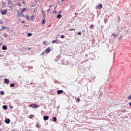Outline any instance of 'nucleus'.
<instances>
[{
    "label": "nucleus",
    "instance_id": "f257e3e1",
    "mask_svg": "<svg viewBox=\"0 0 131 131\" xmlns=\"http://www.w3.org/2000/svg\"><path fill=\"white\" fill-rule=\"evenodd\" d=\"M29 106L32 107V108H38V106L36 104H31Z\"/></svg>",
    "mask_w": 131,
    "mask_h": 131
},
{
    "label": "nucleus",
    "instance_id": "f03ea898",
    "mask_svg": "<svg viewBox=\"0 0 131 131\" xmlns=\"http://www.w3.org/2000/svg\"><path fill=\"white\" fill-rule=\"evenodd\" d=\"M51 50V48H47V49H46L45 52H46V53L49 54L50 53Z\"/></svg>",
    "mask_w": 131,
    "mask_h": 131
},
{
    "label": "nucleus",
    "instance_id": "7ed1b4c3",
    "mask_svg": "<svg viewBox=\"0 0 131 131\" xmlns=\"http://www.w3.org/2000/svg\"><path fill=\"white\" fill-rule=\"evenodd\" d=\"M102 4H99L97 6V9H102Z\"/></svg>",
    "mask_w": 131,
    "mask_h": 131
},
{
    "label": "nucleus",
    "instance_id": "20e7f679",
    "mask_svg": "<svg viewBox=\"0 0 131 131\" xmlns=\"http://www.w3.org/2000/svg\"><path fill=\"white\" fill-rule=\"evenodd\" d=\"M8 10L7 9H5V10H3V11H1V13L3 15H6V14H7Z\"/></svg>",
    "mask_w": 131,
    "mask_h": 131
},
{
    "label": "nucleus",
    "instance_id": "39448f33",
    "mask_svg": "<svg viewBox=\"0 0 131 131\" xmlns=\"http://www.w3.org/2000/svg\"><path fill=\"white\" fill-rule=\"evenodd\" d=\"M63 92V90H58L57 93L58 95H60V94H62Z\"/></svg>",
    "mask_w": 131,
    "mask_h": 131
},
{
    "label": "nucleus",
    "instance_id": "423d86ee",
    "mask_svg": "<svg viewBox=\"0 0 131 131\" xmlns=\"http://www.w3.org/2000/svg\"><path fill=\"white\" fill-rule=\"evenodd\" d=\"M5 122L6 124H9V123H10V119H8V118L6 119Z\"/></svg>",
    "mask_w": 131,
    "mask_h": 131
},
{
    "label": "nucleus",
    "instance_id": "0eeeda50",
    "mask_svg": "<svg viewBox=\"0 0 131 131\" xmlns=\"http://www.w3.org/2000/svg\"><path fill=\"white\" fill-rule=\"evenodd\" d=\"M10 81L9 80V79H4V82L6 83V84H9Z\"/></svg>",
    "mask_w": 131,
    "mask_h": 131
},
{
    "label": "nucleus",
    "instance_id": "6e6552de",
    "mask_svg": "<svg viewBox=\"0 0 131 131\" xmlns=\"http://www.w3.org/2000/svg\"><path fill=\"white\" fill-rule=\"evenodd\" d=\"M43 119L45 120V121L49 119V116L45 115V116H44V117H43Z\"/></svg>",
    "mask_w": 131,
    "mask_h": 131
},
{
    "label": "nucleus",
    "instance_id": "1a4fd4ad",
    "mask_svg": "<svg viewBox=\"0 0 131 131\" xmlns=\"http://www.w3.org/2000/svg\"><path fill=\"white\" fill-rule=\"evenodd\" d=\"M3 50H6L7 49V47L6 46H3L2 47Z\"/></svg>",
    "mask_w": 131,
    "mask_h": 131
},
{
    "label": "nucleus",
    "instance_id": "9d476101",
    "mask_svg": "<svg viewBox=\"0 0 131 131\" xmlns=\"http://www.w3.org/2000/svg\"><path fill=\"white\" fill-rule=\"evenodd\" d=\"M3 109H4V110H7V109H8V106H7L6 105H4L3 106Z\"/></svg>",
    "mask_w": 131,
    "mask_h": 131
},
{
    "label": "nucleus",
    "instance_id": "9b49d317",
    "mask_svg": "<svg viewBox=\"0 0 131 131\" xmlns=\"http://www.w3.org/2000/svg\"><path fill=\"white\" fill-rule=\"evenodd\" d=\"M33 116H35L34 114H31L30 116H29V118L30 119H32L33 118Z\"/></svg>",
    "mask_w": 131,
    "mask_h": 131
},
{
    "label": "nucleus",
    "instance_id": "f8f14e48",
    "mask_svg": "<svg viewBox=\"0 0 131 131\" xmlns=\"http://www.w3.org/2000/svg\"><path fill=\"white\" fill-rule=\"evenodd\" d=\"M53 122H56L57 118L56 117H53Z\"/></svg>",
    "mask_w": 131,
    "mask_h": 131
},
{
    "label": "nucleus",
    "instance_id": "ddd939ff",
    "mask_svg": "<svg viewBox=\"0 0 131 131\" xmlns=\"http://www.w3.org/2000/svg\"><path fill=\"white\" fill-rule=\"evenodd\" d=\"M45 20H46V18H44L42 20V24H45Z\"/></svg>",
    "mask_w": 131,
    "mask_h": 131
},
{
    "label": "nucleus",
    "instance_id": "4468645a",
    "mask_svg": "<svg viewBox=\"0 0 131 131\" xmlns=\"http://www.w3.org/2000/svg\"><path fill=\"white\" fill-rule=\"evenodd\" d=\"M8 3L9 4H13V2H12V1L11 0H8Z\"/></svg>",
    "mask_w": 131,
    "mask_h": 131
},
{
    "label": "nucleus",
    "instance_id": "2eb2a0df",
    "mask_svg": "<svg viewBox=\"0 0 131 131\" xmlns=\"http://www.w3.org/2000/svg\"><path fill=\"white\" fill-rule=\"evenodd\" d=\"M10 86L11 88H14V86H15V84L14 83L10 84Z\"/></svg>",
    "mask_w": 131,
    "mask_h": 131
},
{
    "label": "nucleus",
    "instance_id": "dca6fc26",
    "mask_svg": "<svg viewBox=\"0 0 131 131\" xmlns=\"http://www.w3.org/2000/svg\"><path fill=\"white\" fill-rule=\"evenodd\" d=\"M112 35L113 36V37H116L117 36V35L115 34H112Z\"/></svg>",
    "mask_w": 131,
    "mask_h": 131
},
{
    "label": "nucleus",
    "instance_id": "f3484780",
    "mask_svg": "<svg viewBox=\"0 0 131 131\" xmlns=\"http://www.w3.org/2000/svg\"><path fill=\"white\" fill-rule=\"evenodd\" d=\"M27 8H23V10L21 11V13H23V12H24V11H25V10H26Z\"/></svg>",
    "mask_w": 131,
    "mask_h": 131
},
{
    "label": "nucleus",
    "instance_id": "a211bd4d",
    "mask_svg": "<svg viewBox=\"0 0 131 131\" xmlns=\"http://www.w3.org/2000/svg\"><path fill=\"white\" fill-rule=\"evenodd\" d=\"M61 15H60V14L57 15V18H61Z\"/></svg>",
    "mask_w": 131,
    "mask_h": 131
},
{
    "label": "nucleus",
    "instance_id": "6ab92c4d",
    "mask_svg": "<svg viewBox=\"0 0 131 131\" xmlns=\"http://www.w3.org/2000/svg\"><path fill=\"white\" fill-rule=\"evenodd\" d=\"M0 94L1 95H4L5 94V92H4V91H1L0 92Z\"/></svg>",
    "mask_w": 131,
    "mask_h": 131
},
{
    "label": "nucleus",
    "instance_id": "aec40b11",
    "mask_svg": "<svg viewBox=\"0 0 131 131\" xmlns=\"http://www.w3.org/2000/svg\"><path fill=\"white\" fill-rule=\"evenodd\" d=\"M17 6H19L20 7H21L22 6L21 3H17Z\"/></svg>",
    "mask_w": 131,
    "mask_h": 131
},
{
    "label": "nucleus",
    "instance_id": "412c9836",
    "mask_svg": "<svg viewBox=\"0 0 131 131\" xmlns=\"http://www.w3.org/2000/svg\"><path fill=\"white\" fill-rule=\"evenodd\" d=\"M2 28L1 30L6 29V26H2Z\"/></svg>",
    "mask_w": 131,
    "mask_h": 131
},
{
    "label": "nucleus",
    "instance_id": "4be33fe9",
    "mask_svg": "<svg viewBox=\"0 0 131 131\" xmlns=\"http://www.w3.org/2000/svg\"><path fill=\"white\" fill-rule=\"evenodd\" d=\"M31 35H32V34H31V33H29L28 34V36H29V37L31 36Z\"/></svg>",
    "mask_w": 131,
    "mask_h": 131
},
{
    "label": "nucleus",
    "instance_id": "5701e85b",
    "mask_svg": "<svg viewBox=\"0 0 131 131\" xmlns=\"http://www.w3.org/2000/svg\"><path fill=\"white\" fill-rule=\"evenodd\" d=\"M90 28H92V29H93V28H94V25H93V24H92L91 25H90Z\"/></svg>",
    "mask_w": 131,
    "mask_h": 131
},
{
    "label": "nucleus",
    "instance_id": "b1692460",
    "mask_svg": "<svg viewBox=\"0 0 131 131\" xmlns=\"http://www.w3.org/2000/svg\"><path fill=\"white\" fill-rule=\"evenodd\" d=\"M57 40H53L52 43H57Z\"/></svg>",
    "mask_w": 131,
    "mask_h": 131
},
{
    "label": "nucleus",
    "instance_id": "393cba45",
    "mask_svg": "<svg viewBox=\"0 0 131 131\" xmlns=\"http://www.w3.org/2000/svg\"><path fill=\"white\" fill-rule=\"evenodd\" d=\"M78 34L79 35H81V34H82L81 32H79L78 33Z\"/></svg>",
    "mask_w": 131,
    "mask_h": 131
},
{
    "label": "nucleus",
    "instance_id": "a878e982",
    "mask_svg": "<svg viewBox=\"0 0 131 131\" xmlns=\"http://www.w3.org/2000/svg\"><path fill=\"white\" fill-rule=\"evenodd\" d=\"M36 127H37L38 128H39L40 127L38 124H36Z\"/></svg>",
    "mask_w": 131,
    "mask_h": 131
},
{
    "label": "nucleus",
    "instance_id": "bb28decb",
    "mask_svg": "<svg viewBox=\"0 0 131 131\" xmlns=\"http://www.w3.org/2000/svg\"><path fill=\"white\" fill-rule=\"evenodd\" d=\"M65 36L63 35H61V38H64Z\"/></svg>",
    "mask_w": 131,
    "mask_h": 131
},
{
    "label": "nucleus",
    "instance_id": "cd10ccee",
    "mask_svg": "<svg viewBox=\"0 0 131 131\" xmlns=\"http://www.w3.org/2000/svg\"><path fill=\"white\" fill-rule=\"evenodd\" d=\"M26 18V19H28V20L30 19V18H29V17L28 16H27Z\"/></svg>",
    "mask_w": 131,
    "mask_h": 131
},
{
    "label": "nucleus",
    "instance_id": "c85d7f7f",
    "mask_svg": "<svg viewBox=\"0 0 131 131\" xmlns=\"http://www.w3.org/2000/svg\"><path fill=\"white\" fill-rule=\"evenodd\" d=\"M46 43H47L46 41H43V45H46Z\"/></svg>",
    "mask_w": 131,
    "mask_h": 131
},
{
    "label": "nucleus",
    "instance_id": "c756f323",
    "mask_svg": "<svg viewBox=\"0 0 131 131\" xmlns=\"http://www.w3.org/2000/svg\"><path fill=\"white\" fill-rule=\"evenodd\" d=\"M75 29H70V31H75Z\"/></svg>",
    "mask_w": 131,
    "mask_h": 131
},
{
    "label": "nucleus",
    "instance_id": "7c9ffc66",
    "mask_svg": "<svg viewBox=\"0 0 131 131\" xmlns=\"http://www.w3.org/2000/svg\"><path fill=\"white\" fill-rule=\"evenodd\" d=\"M77 102H78V101H80V98H77Z\"/></svg>",
    "mask_w": 131,
    "mask_h": 131
},
{
    "label": "nucleus",
    "instance_id": "2f4dec72",
    "mask_svg": "<svg viewBox=\"0 0 131 131\" xmlns=\"http://www.w3.org/2000/svg\"><path fill=\"white\" fill-rule=\"evenodd\" d=\"M50 11V8H49V9H48V10H47V12L48 13H49Z\"/></svg>",
    "mask_w": 131,
    "mask_h": 131
},
{
    "label": "nucleus",
    "instance_id": "473e14b6",
    "mask_svg": "<svg viewBox=\"0 0 131 131\" xmlns=\"http://www.w3.org/2000/svg\"><path fill=\"white\" fill-rule=\"evenodd\" d=\"M128 99H131V95L130 96H128Z\"/></svg>",
    "mask_w": 131,
    "mask_h": 131
},
{
    "label": "nucleus",
    "instance_id": "72a5a7b5",
    "mask_svg": "<svg viewBox=\"0 0 131 131\" xmlns=\"http://www.w3.org/2000/svg\"><path fill=\"white\" fill-rule=\"evenodd\" d=\"M21 23L22 24H25V21L24 20H22Z\"/></svg>",
    "mask_w": 131,
    "mask_h": 131
},
{
    "label": "nucleus",
    "instance_id": "f704fd0d",
    "mask_svg": "<svg viewBox=\"0 0 131 131\" xmlns=\"http://www.w3.org/2000/svg\"><path fill=\"white\" fill-rule=\"evenodd\" d=\"M121 38H122V36H120V37H119V41L121 40Z\"/></svg>",
    "mask_w": 131,
    "mask_h": 131
},
{
    "label": "nucleus",
    "instance_id": "c9c22d12",
    "mask_svg": "<svg viewBox=\"0 0 131 131\" xmlns=\"http://www.w3.org/2000/svg\"><path fill=\"white\" fill-rule=\"evenodd\" d=\"M22 3L24 4V5H25V1H22Z\"/></svg>",
    "mask_w": 131,
    "mask_h": 131
},
{
    "label": "nucleus",
    "instance_id": "e433bc0d",
    "mask_svg": "<svg viewBox=\"0 0 131 131\" xmlns=\"http://www.w3.org/2000/svg\"><path fill=\"white\" fill-rule=\"evenodd\" d=\"M31 18H34V15H32V16H31Z\"/></svg>",
    "mask_w": 131,
    "mask_h": 131
},
{
    "label": "nucleus",
    "instance_id": "4c0bfd02",
    "mask_svg": "<svg viewBox=\"0 0 131 131\" xmlns=\"http://www.w3.org/2000/svg\"><path fill=\"white\" fill-rule=\"evenodd\" d=\"M0 24H3V21H0Z\"/></svg>",
    "mask_w": 131,
    "mask_h": 131
},
{
    "label": "nucleus",
    "instance_id": "58836bf2",
    "mask_svg": "<svg viewBox=\"0 0 131 131\" xmlns=\"http://www.w3.org/2000/svg\"><path fill=\"white\" fill-rule=\"evenodd\" d=\"M28 49H29V50H30L31 48H28Z\"/></svg>",
    "mask_w": 131,
    "mask_h": 131
},
{
    "label": "nucleus",
    "instance_id": "ea45409f",
    "mask_svg": "<svg viewBox=\"0 0 131 131\" xmlns=\"http://www.w3.org/2000/svg\"><path fill=\"white\" fill-rule=\"evenodd\" d=\"M63 1H64V0H61V2H63Z\"/></svg>",
    "mask_w": 131,
    "mask_h": 131
},
{
    "label": "nucleus",
    "instance_id": "a19ab883",
    "mask_svg": "<svg viewBox=\"0 0 131 131\" xmlns=\"http://www.w3.org/2000/svg\"><path fill=\"white\" fill-rule=\"evenodd\" d=\"M77 13H76V12H75V15H77Z\"/></svg>",
    "mask_w": 131,
    "mask_h": 131
},
{
    "label": "nucleus",
    "instance_id": "79ce46f5",
    "mask_svg": "<svg viewBox=\"0 0 131 131\" xmlns=\"http://www.w3.org/2000/svg\"><path fill=\"white\" fill-rule=\"evenodd\" d=\"M129 105H130V106H131V102H130Z\"/></svg>",
    "mask_w": 131,
    "mask_h": 131
},
{
    "label": "nucleus",
    "instance_id": "37998d69",
    "mask_svg": "<svg viewBox=\"0 0 131 131\" xmlns=\"http://www.w3.org/2000/svg\"><path fill=\"white\" fill-rule=\"evenodd\" d=\"M124 112H126V110H125V111H124Z\"/></svg>",
    "mask_w": 131,
    "mask_h": 131
},
{
    "label": "nucleus",
    "instance_id": "c03bdc74",
    "mask_svg": "<svg viewBox=\"0 0 131 131\" xmlns=\"http://www.w3.org/2000/svg\"><path fill=\"white\" fill-rule=\"evenodd\" d=\"M57 7H55V9H56Z\"/></svg>",
    "mask_w": 131,
    "mask_h": 131
},
{
    "label": "nucleus",
    "instance_id": "a18cd8bd",
    "mask_svg": "<svg viewBox=\"0 0 131 131\" xmlns=\"http://www.w3.org/2000/svg\"><path fill=\"white\" fill-rule=\"evenodd\" d=\"M19 1H21V0H19Z\"/></svg>",
    "mask_w": 131,
    "mask_h": 131
},
{
    "label": "nucleus",
    "instance_id": "49530a36",
    "mask_svg": "<svg viewBox=\"0 0 131 131\" xmlns=\"http://www.w3.org/2000/svg\"><path fill=\"white\" fill-rule=\"evenodd\" d=\"M0 57H1V55H0Z\"/></svg>",
    "mask_w": 131,
    "mask_h": 131
},
{
    "label": "nucleus",
    "instance_id": "de8ad7c7",
    "mask_svg": "<svg viewBox=\"0 0 131 131\" xmlns=\"http://www.w3.org/2000/svg\"><path fill=\"white\" fill-rule=\"evenodd\" d=\"M0 124H1V121H0Z\"/></svg>",
    "mask_w": 131,
    "mask_h": 131
}]
</instances>
